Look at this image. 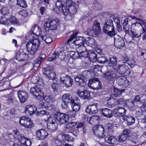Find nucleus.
<instances>
[{
    "instance_id": "f03ea898",
    "label": "nucleus",
    "mask_w": 146,
    "mask_h": 146,
    "mask_svg": "<svg viewBox=\"0 0 146 146\" xmlns=\"http://www.w3.org/2000/svg\"><path fill=\"white\" fill-rule=\"evenodd\" d=\"M43 87L42 82L38 81L35 86L32 87L30 90L31 93L38 100H42L43 98V93L41 90Z\"/></svg>"
},
{
    "instance_id": "412c9836",
    "label": "nucleus",
    "mask_w": 146,
    "mask_h": 146,
    "mask_svg": "<svg viewBox=\"0 0 146 146\" xmlns=\"http://www.w3.org/2000/svg\"><path fill=\"white\" fill-rule=\"evenodd\" d=\"M77 34V33L75 32L70 36V37L68 40L67 42L65 43V45L63 47L64 49H66L67 48H68L69 46H73V45H75V44L73 42L75 41V40L72 41L74 39H75Z\"/></svg>"
},
{
    "instance_id": "5fc2aeb1",
    "label": "nucleus",
    "mask_w": 146,
    "mask_h": 146,
    "mask_svg": "<svg viewBox=\"0 0 146 146\" xmlns=\"http://www.w3.org/2000/svg\"><path fill=\"white\" fill-rule=\"evenodd\" d=\"M127 121L129 124L130 125L134 123L135 122V118L131 116H129L127 117L126 119Z\"/></svg>"
},
{
    "instance_id": "9d476101",
    "label": "nucleus",
    "mask_w": 146,
    "mask_h": 146,
    "mask_svg": "<svg viewBox=\"0 0 146 146\" xmlns=\"http://www.w3.org/2000/svg\"><path fill=\"white\" fill-rule=\"evenodd\" d=\"M67 5L68 4L67 3H66V8L67 9H66L67 13L68 12H69V13L71 14H75L76 12L77 9L78 7V6L74 3H72L70 6L68 5ZM65 16H66L65 17L66 20H69L71 19V17L69 15H68L67 14V15Z\"/></svg>"
},
{
    "instance_id": "423d86ee",
    "label": "nucleus",
    "mask_w": 146,
    "mask_h": 146,
    "mask_svg": "<svg viewBox=\"0 0 146 146\" xmlns=\"http://www.w3.org/2000/svg\"><path fill=\"white\" fill-rule=\"evenodd\" d=\"M55 14L58 15L63 14L64 15H67L66 9L61 1H57L55 3Z\"/></svg>"
},
{
    "instance_id": "8fccbe9b",
    "label": "nucleus",
    "mask_w": 146,
    "mask_h": 146,
    "mask_svg": "<svg viewBox=\"0 0 146 146\" xmlns=\"http://www.w3.org/2000/svg\"><path fill=\"white\" fill-rule=\"evenodd\" d=\"M131 31L132 36V37L135 38H139L142 35V33L135 31H134L131 29Z\"/></svg>"
},
{
    "instance_id": "4be33fe9",
    "label": "nucleus",
    "mask_w": 146,
    "mask_h": 146,
    "mask_svg": "<svg viewBox=\"0 0 146 146\" xmlns=\"http://www.w3.org/2000/svg\"><path fill=\"white\" fill-rule=\"evenodd\" d=\"M114 38V44L115 47L117 48H121L125 46V43L121 37L116 38L113 37Z\"/></svg>"
},
{
    "instance_id": "49530a36",
    "label": "nucleus",
    "mask_w": 146,
    "mask_h": 146,
    "mask_svg": "<svg viewBox=\"0 0 146 146\" xmlns=\"http://www.w3.org/2000/svg\"><path fill=\"white\" fill-rule=\"evenodd\" d=\"M126 104L130 107L135 108V103L134 101L131 99H129L125 102Z\"/></svg>"
},
{
    "instance_id": "4c0bfd02",
    "label": "nucleus",
    "mask_w": 146,
    "mask_h": 146,
    "mask_svg": "<svg viewBox=\"0 0 146 146\" xmlns=\"http://www.w3.org/2000/svg\"><path fill=\"white\" fill-rule=\"evenodd\" d=\"M33 33L37 35L40 36L41 34L42 31L41 29L36 25H35L32 29Z\"/></svg>"
},
{
    "instance_id": "de8ad7c7",
    "label": "nucleus",
    "mask_w": 146,
    "mask_h": 146,
    "mask_svg": "<svg viewBox=\"0 0 146 146\" xmlns=\"http://www.w3.org/2000/svg\"><path fill=\"white\" fill-rule=\"evenodd\" d=\"M9 20L8 19H7L4 15H3L1 16V18L0 19V24L5 25H8L9 23Z\"/></svg>"
},
{
    "instance_id": "6e6552de",
    "label": "nucleus",
    "mask_w": 146,
    "mask_h": 146,
    "mask_svg": "<svg viewBox=\"0 0 146 146\" xmlns=\"http://www.w3.org/2000/svg\"><path fill=\"white\" fill-rule=\"evenodd\" d=\"M115 70L120 74H125L128 75L130 74V69L128 66L125 64H118L117 66V68H114Z\"/></svg>"
},
{
    "instance_id": "f8f14e48",
    "label": "nucleus",
    "mask_w": 146,
    "mask_h": 146,
    "mask_svg": "<svg viewBox=\"0 0 146 146\" xmlns=\"http://www.w3.org/2000/svg\"><path fill=\"white\" fill-rule=\"evenodd\" d=\"M55 119L58 122L64 123L68 121V117L67 114L60 112H58L55 113Z\"/></svg>"
},
{
    "instance_id": "864d4df0",
    "label": "nucleus",
    "mask_w": 146,
    "mask_h": 146,
    "mask_svg": "<svg viewBox=\"0 0 146 146\" xmlns=\"http://www.w3.org/2000/svg\"><path fill=\"white\" fill-rule=\"evenodd\" d=\"M28 118L27 116H25L22 117L20 119L19 123L21 125L24 126L25 124V123Z\"/></svg>"
},
{
    "instance_id": "c03bdc74",
    "label": "nucleus",
    "mask_w": 146,
    "mask_h": 146,
    "mask_svg": "<svg viewBox=\"0 0 146 146\" xmlns=\"http://www.w3.org/2000/svg\"><path fill=\"white\" fill-rule=\"evenodd\" d=\"M88 54L89 58L91 60H96L97 55L96 53L94 51H89Z\"/></svg>"
},
{
    "instance_id": "2f4dec72",
    "label": "nucleus",
    "mask_w": 146,
    "mask_h": 146,
    "mask_svg": "<svg viewBox=\"0 0 146 146\" xmlns=\"http://www.w3.org/2000/svg\"><path fill=\"white\" fill-rule=\"evenodd\" d=\"M117 58L116 57L112 56L109 58L107 64L108 66L114 68L117 64Z\"/></svg>"
},
{
    "instance_id": "4d7b16f0",
    "label": "nucleus",
    "mask_w": 146,
    "mask_h": 146,
    "mask_svg": "<svg viewBox=\"0 0 146 146\" xmlns=\"http://www.w3.org/2000/svg\"><path fill=\"white\" fill-rule=\"evenodd\" d=\"M127 137L126 135L122 134L121 135L119 136L118 137V141L120 142H123L126 140Z\"/></svg>"
},
{
    "instance_id": "bf43d9fd",
    "label": "nucleus",
    "mask_w": 146,
    "mask_h": 146,
    "mask_svg": "<svg viewBox=\"0 0 146 146\" xmlns=\"http://www.w3.org/2000/svg\"><path fill=\"white\" fill-rule=\"evenodd\" d=\"M36 114L40 116L44 115H47L49 114L48 113L45 111H40L37 113H36Z\"/></svg>"
},
{
    "instance_id": "6ab92c4d",
    "label": "nucleus",
    "mask_w": 146,
    "mask_h": 146,
    "mask_svg": "<svg viewBox=\"0 0 146 146\" xmlns=\"http://www.w3.org/2000/svg\"><path fill=\"white\" fill-rule=\"evenodd\" d=\"M36 107L34 105H28L25 108V111L27 115L31 116L36 110Z\"/></svg>"
},
{
    "instance_id": "f704fd0d",
    "label": "nucleus",
    "mask_w": 146,
    "mask_h": 146,
    "mask_svg": "<svg viewBox=\"0 0 146 146\" xmlns=\"http://www.w3.org/2000/svg\"><path fill=\"white\" fill-rule=\"evenodd\" d=\"M131 144L132 146H134L138 142V137L137 134H133L129 139Z\"/></svg>"
},
{
    "instance_id": "774afa93",
    "label": "nucleus",
    "mask_w": 146,
    "mask_h": 146,
    "mask_svg": "<svg viewBox=\"0 0 146 146\" xmlns=\"http://www.w3.org/2000/svg\"><path fill=\"white\" fill-rule=\"evenodd\" d=\"M76 125V123H74L73 122H70L68 123V124L66 125V128H69Z\"/></svg>"
},
{
    "instance_id": "473e14b6",
    "label": "nucleus",
    "mask_w": 146,
    "mask_h": 146,
    "mask_svg": "<svg viewBox=\"0 0 146 146\" xmlns=\"http://www.w3.org/2000/svg\"><path fill=\"white\" fill-rule=\"evenodd\" d=\"M102 114L107 117H111L113 115L112 111L108 109H102Z\"/></svg>"
},
{
    "instance_id": "0e129e2a",
    "label": "nucleus",
    "mask_w": 146,
    "mask_h": 146,
    "mask_svg": "<svg viewBox=\"0 0 146 146\" xmlns=\"http://www.w3.org/2000/svg\"><path fill=\"white\" fill-rule=\"evenodd\" d=\"M141 103H145L146 102V95L145 94L140 95Z\"/></svg>"
},
{
    "instance_id": "3c124183",
    "label": "nucleus",
    "mask_w": 146,
    "mask_h": 146,
    "mask_svg": "<svg viewBox=\"0 0 146 146\" xmlns=\"http://www.w3.org/2000/svg\"><path fill=\"white\" fill-rule=\"evenodd\" d=\"M67 113V115L70 118H72L74 117L76 115V112L74 110H70L66 112Z\"/></svg>"
},
{
    "instance_id": "1a4fd4ad",
    "label": "nucleus",
    "mask_w": 146,
    "mask_h": 146,
    "mask_svg": "<svg viewBox=\"0 0 146 146\" xmlns=\"http://www.w3.org/2000/svg\"><path fill=\"white\" fill-rule=\"evenodd\" d=\"M88 85L89 86L92 85V87L95 90H100L102 88L101 82L95 77L90 79L89 80Z\"/></svg>"
},
{
    "instance_id": "7c9ffc66",
    "label": "nucleus",
    "mask_w": 146,
    "mask_h": 146,
    "mask_svg": "<svg viewBox=\"0 0 146 146\" xmlns=\"http://www.w3.org/2000/svg\"><path fill=\"white\" fill-rule=\"evenodd\" d=\"M85 43L88 46L93 48L96 47L97 46L95 40L93 38H86V40Z\"/></svg>"
},
{
    "instance_id": "09e8293b",
    "label": "nucleus",
    "mask_w": 146,
    "mask_h": 146,
    "mask_svg": "<svg viewBox=\"0 0 146 146\" xmlns=\"http://www.w3.org/2000/svg\"><path fill=\"white\" fill-rule=\"evenodd\" d=\"M125 101L123 99L121 98H120L118 99L117 101H116L115 100V101L113 102V103L112 105L114 104L116 105H123L124 103H125Z\"/></svg>"
},
{
    "instance_id": "393cba45",
    "label": "nucleus",
    "mask_w": 146,
    "mask_h": 146,
    "mask_svg": "<svg viewBox=\"0 0 146 146\" xmlns=\"http://www.w3.org/2000/svg\"><path fill=\"white\" fill-rule=\"evenodd\" d=\"M84 77L83 75L79 74L75 78V81L80 86H85L86 85V82L84 80Z\"/></svg>"
},
{
    "instance_id": "58836bf2",
    "label": "nucleus",
    "mask_w": 146,
    "mask_h": 146,
    "mask_svg": "<svg viewBox=\"0 0 146 146\" xmlns=\"http://www.w3.org/2000/svg\"><path fill=\"white\" fill-rule=\"evenodd\" d=\"M128 23V20L127 19H125L123 23V29L125 30V32L129 34L130 32V27Z\"/></svg>"
},
{
    "instance_id": "e433bc0d",
    "label": "nucleus",
    "mask_w": 146,
    "mask_h": 146,
    "mask_svg": "<svg viewBox=\"0 0 146 146\" xmlns=\"http://www.w3.org/2000/svg\"><path fill=\"white\" fill-rule=\"evenodd\" d=\"M99 117L97 115H94L90 117L89 123L92 125L97 123H98Z\"/></svg>"
},
{
    "instance_id": "6e6d98bb",
    "label": "nucleus",
    "mask_w": 146,
    "mask_h": 146,
    "mask_svg": "<svg viewBox=\"0 0 146 146\" xmlns=\"http://www.w3.org/2000/svg\"><path fill=\"white\" fill-rule=\"evenodd\" d=\"M86 50V48L84 46V45L79 46L76 49L77 51L78 54L82 52V51Z\"/></svg>"
},
{
    "instance_id": "0eeeda50",
    "label": "nucleus",
    "mask_w": 146,
    "mask_h": 146,
    "mask_svg": "<svg viewBox=\"0 0 146 146\" xmlns=\"http://www.w3.org/2000/svg\"><path fill=\"white\" fill-rule=\"evenodd\" d=\"M92 131L94 134L97 137L101 138L104 137V128L102 125H95L92 128Z\"/></svg>"
},
{
    "instance_id": "f3484780",
    "label": "nucleus",
    "mask_w": 146,
    "mask_h": 146,
    "mask_svg": "<svg viewBox=\"0 0 146 146\" xmlns=\"http://www.w3.org/2000/svg\"><path fill=\"white\" fill-rule=\"evenodd\" d=\"M55 21L53 20L50 21L44 22V24L43 28L46 31L49 30H54L55 29Z\"/></svg>"
},
{
    "instance_id": "c756f323",
    "label": "nucleus",
    "mask_w": 146,
    "mask_h": 146,
    "mask_svg": "<svg viewBox=\"0 0 146 146\" xmlns=\"http://www.w3.org/2000/svg\"><path fill=\"white\" fill-rule=\"evenodd\" d=\"M92 29L94 32L95 36L98 35L100 34L101 31L100 27V23L97 21H94Z\"/></svg>"
},
{
    "instance_id": "9b49d317",
    "label": "nucleus",
    "mask_w": 146,
    "mask_h": 146,
    "mask_svg": "<svg viewBox=\"0 0 146 146\" xmlns=\"http://www.w3.org/2000/svg\"><path fill=\"white\" fill-rule=\"evenodd\" d=\"M113 88L114 90V93L111 94L110 98L107 100V102L110 104H112L115 101V98L119 95H121L122 93L121 90L118 89L114 86H113Z\"/></svg>"
},
{
    "instance_id": "f257e3e1",
    "label": "nucleus",
    "mask_w": 146,
    "mask_h": 146,
    "mask_svg": "<svg viewBox=\"0 0 146 146\" xmlns=\"http://www.w3.org/2000/svg\"><path fill=\"white\" fill-rule=\"evenodd\" d=\"M103 31L106 35L111 37H114L116 35L113 21L111 19H108L106 20L103 28Z\"/></svg>"
},
{
    "instance_id": "dca6fc26",
    "label": "nucleus",
    "mask_w": 146,
    "mask_h": 146,
    "mask_svg": "<svg viewBox=\"0 0 146 146\" xmlns=\"http://www.w3.org/2000/svg\"><path fill=\"white\" fill-rule=\"evenodd\" d=\"M48 135L47 132L43 129H40L36 132V137L39 140H44Z\"/></svg>"
},
{
    "instance_id": "79ce46f5",
    "label": "nucleus",
    "mask_w": 146,
    "mask_h": 146,
    "mask_svg": "<svg viewBox=\"0 0 146 146\" xmlns=\"http://www.w3.org/2000/svg\"><path fill=\"white\" fill-rule=\"evenodd\" d=\"M77 126L76 127L78 128V131H81L84 133H86V129L85 125L83 123H78L76 124Z\"/></svg>"
},
{
    "instance_id": "72a5a7b5",
    "label": "nucleus",
    "mask_w": 146,
    "mask_h": 146,
    "mask_svg": "<svg viewBox=\"0 0 146 146\" xmlns=\"http://www.w3.org/2000/svg\"><path fill=\"white\" fill-rule=\"evenodd\" d=\"M85 39L83 37H76L75 41L73 42L75 45L80 46L84 45V43Z\"/></svg>"
},
{
    "instance_id": "052dcab7",
    "label": "nucleus",
    "mask_w": 146,
    "mask_h": 146,
    "mask_svg": "<svg viewBox=\"0 0 146 146\" xmlns=\"http://www.w3.org/2000/svg\"><path fill=\"white\" fill-rule=\"evenodd\" d=\"M92 67V68L94 70V71H100L102 70V66H99L98 64L97 65H93Z\"/></svg>"
},
{
    "instance_id": "69168bd1",
    "label": "nucleus",
    "mask_w": 146,
    "mask_h": 146,
    "mask_svg": "<svg viewBox=\"0 0 146 146\" xmlns=\"http://www.w3.org/2000/svg\"><path fill=\"white\" fill-rule=\"evenodd\" d=\"M19 14L23 17H25L27 16V13L25 10H22L21 11L19 12Z\"/></svg>"
},
{
    "instance_id": "4468645a",
    "label": "nucleus",
    "mask_w": 146,
    "mask_h": 146,
    "mask_svg": "<svg viewBox=\"0 0 146 146\" xmlns=\"http://www.w3.org/2000/svg\"><path fill=\"white\" fill-rule=\"evenodd\" d=\"M17 94L21 103H23L27 101L29 97L27 92L22 90H19L17 91Z\"/></svg>"
},
{
    "instance_id": "5701e85b",
    "label": "nucleus",
    "mask_w": 146,
    "mask_h": 146,
    "mask_svg": "<svg viewBox=\"0 0 146 146\" xmlns=\"http://www.w3.org/2000/svg\"><path fill=\"white\" fill-rule=\"evenodd\" d=\"M97 104H94L88 106L86 108V112L89 114L95 113L98 111Z\"/></svg>"
},
{
    "instance_id": "c85d7f7f",
    "label": "nucleus",
    "mask_w": 146,
    "mask_h": 146,
    "mask_svg": "<svg viewBox=\"0 0 146 146\" xmlns=\"http://www.w3.org/2000/svg\"><path fill=\"white\" fill-rule=\"evenodd\" d=\"M21 51L20 50L17 52L16 55L17 59L19 61L27 59L29 58L28 55L24 52H21Z\"/></svg>"
},
{
    "instance_id": "a19ab883",
    "label": "nucleus",
    "mask_w": 146,
    "mask_h": 146,
    "mask_svg": "<svg viewBox=\"0 0 146 146\" xmlns=\"http://www.w3.org/2000/svg\"><path fill=\"white\" fill-rule=\"evenodd\" d=\"M69 133L70 135L67 134H64L63 136V137H64L66 140L68 141H72L74 140V139L70 135H73L74 136H76V134H74L73 132H70Z\"/></svg>"
},
{
    "instance_id": "39448f33",
    "label": "nucleus",
    "mask_w": 146,
    "mask_h": 146,
    "mask_svg": "<svg viewBox=\"0 0 146 146\" xmlns=\"http://www.w3.org/2000/svg\"><path fill=\"white\" fill-rule=\"evenodd\" d=\"M54 66L53 65L48 66L46 68L42 69L43 73L46 75L50 79L53 81L55 79V72Z\"/></svg>"
},
{
    "instance_id": "2eb2a0df",
    "label": "nucleus",
    "mask_w": 146,
    "mask_h": 146,
    "mask_svg": "<svg viewBox=\"0 0 146 146\" xmlns=\"http://www.w3.org/2000/svg\"><path fill=\"white\" fill-rule=\"evenodd\" d=\"M103 77L108 81H113L116 77V72L114 71L109 70L104 74Z\"/></svg>"
},
{
    "instance_id": "c9c22d12",
    "label": "nucleus",
    "mask_w": 146,
    "mask_h": 146,
    "mask_svg": "<svg viewBox=\"0 0 146 146\" xmlns=\"http://www.w3.org/2000/svg\"><path fill=\"white\" fill-rule=\"evenodd\" d=\"M62 100L64 102L66 103L70 102L71 104L72 100H74L72 99V97L68 94H66L63 95L62 97Z\"/></svg>"
},
{
    "instance_id": "a878e982",
    "label": "nucleus",
    "mask_w": 146,
    "mask_h": 146,
    "mask_svg": "<svg viewBox=\"0 0 146 146\" xmlns=\"http://www.w3.org/2000/svg\"><path fill=\"white\" fill-rule=\"evenodd\" d=\"M74 99L76 100L77 103H76L75 101V100H72L71 104L73 110L76 112L78 111L80 108V105L79 104V100L77 98V97L74 98Z\"/></svg>"
},
{
    "instance_id": "b1692460",
    "label": "nucleus",
    "mask_w": 146,
    "mask_h": 146,
    "mask_svg": "<svg viewBox=\"0 0 146 146\" xmlns=\"http://www.w3.org/2000/svg\"><path fill=\"white\" fill-rule=\"evenodd\" d=\"M114 111L115 112V114L119 117H121L125 115L126 111L123 108L116 107L114 109Z\"/></svg>"
},
{
    "instance_id": "bb28decb",
    "label": "nucleus",
    "mask_w": 146,
    "mask_h": 146,
    "mask_svg": "<svg viewBox=\"0 0 146 146\" xmlns=\"http://www.w3.org/2000/svg\"><path fill=\"white\" fill-rule=\"evenodd\" d=\"M77 94L79 96L83 99H88L90 97V93L86 90L81 91L78 90L77 92Z\"/></svg>"
},
{
    "instance_id": "cd10ccee",
    "label": "nucleus",
    "mask_w": 146,
    "mask_h": 146,
    "mask_svg": "<svg viewBox=\"0 0 146 146\" xmlns=\"http://www.w3.org/2000/svg\"><path fill=\"white\" fill-rule=\"evenodd\" d=\"M105 141L109 143L117 144L118 141L117 139L114 136L107 135L105 137Z\"/></svg>"
},
{
    "instance_id": "13d9d810",
    "label": "nucleus",
    "mask_w": 146,
    "mask_h": 146,
    "mask_svg": "<svg viewBox=\"0 0 146 146\" xmlns=\"http://www.w3.org/2000/svg\"><path fill=\"white\" fill-rule=\"evenodd\" d=\"M98 62L101 64H104L107 61V59L105 56H101L98 58Z\"/></svg>"
},
{
    "instance_id": "ddd939ff",
    "label": "nucleus",
    "mask_w": 146,
    "mask_h": 146,
    "mask_svg": "<svg viewBox=\"0 0 146 146\" xmlns=\"http://www.w3.org/2000/svg\"><path fill=\"white\" fill-rule=\"evenodd\" d=\"M60 80L63 84H64L66 87H71L73 82L72 79L67 75H63L60 77Z\"/></svg>"
},
{
    "instance_id": "7ed1b4c3",
    "label": "nucleus",
    "mask_w": 146,
    "mask_h": 146,
    "mask_svg": "<svg viewBox=\"0 0 146 146\" xmlns=\"http://www.w3.org/2000/svg\"><path fill=\"white\" fill-rule=\"evenodd\" d=\"M40 43V41L38 39H34L32 42L28 43L26 45V48L28 53L34 55L39 47Z\"/></svg>"
},
{
    "instance_id": "aec40b11",
    "label": "nucleus",
    "mask_w": 146,
    "mask_h": 146,
    "mask_svg": "<svg viewBox=\"0 0 146 146\" xmlns=\"http://www.w3.org/2000/svg\"><path fill=\"white\" fill-rule=\"evenodd\" d=\"M55 115L49 117L48 123H47V127L48 129L54 131L55 130Z\"/></svg>"
},
{
    "instance_id": "20e7f679",
    "label": "nucleus",
    "mask_w": 146,
    "mask_h": 146,
    "mask_svg": "<svg viewBox=\"0 0 146 146\" xmlns=\"http://www.w3.org/2000/svg\"><path fill=\"white\" fill-rule=\"evenodd\" d=\"M13 134L14 138L18 139L24 146H30L31 145V142L28 138L25 137L23 134H20L17 130L13 131Z\"/></svg>"
},
{
    "instance_id": "a211bd4d",
    "label": "nucleus",
    "mask_w": 146,
    "mask_h": 146,
    "mask_svg": "<svg viewBox=\"0 0 146 146\" xmlns=\"http://www.w3.org/2000/svg\"><path fill=\"white\" fill-rule=\"evenodd\" d=\"M117 83L121 86L127 87L129 85V82L127 78L123 76H119L117 78Z\"/></svg>"
},
{
    "instance_id": "680f3d73",
    "label": "nucleus",
    "mask_w": 146,
    "mask_h": 146,
    "mask_svg": "<svg viewBox=\"0 0 146 146\" xmlns=\"http://www.w3.org/2000/svg\"><path fill=\"white\" fill-rule=\"evenodd\" d=\"M124 38L126 42L127 43H131L132 42L133 40V38L132 36H125Z\"/></svg>"
},
{
    "instance_id": "37998d69",
    "label": "nucleus",
    "mask_w": 146,
    "mask_h": 146,
    "mask_svg": "<svg viewBox=\"0 0 146 146\" xmlns=\"http://www.w3.org/2000/svg\"><path fill=\"white\" fill-rule=\"evenodd\" d=\"M16 4L19 6H20L24 8H26L27 7V4L26 1L25 0H16Z\"/></svg>"
},
{
    "instance_id": "603ef678",
    "label": "nucleus",
    "mask_w": 146,
    "mask_h": 146,
    "mask_svg": "<svg viewBox=\"0 0 146 146\" xmlns=\"http://www.w3.org/2000/svg\"><path fill=\"white\" fill-rule=\"evenodd\" d=\"M92 29L88 28L84 31V33L89 36H95Z\"/></svg>"
},
{
    "instance_id": "a18cd8bd",
    "label": "nucleus",
    "mask_w": 146,
    "mask_h": 146,
    "mask_svg": "<svg viewBox=\"0 0 146 146\" xmlns=\"http://www.w3.org/2000/svg\"><path fill=\"white\" fill-rule=\"evenodd\" d=\"M24 126L27 128H32L34 126L30 118L28 117L27 118V119L25 124Z\"/></svg>"
},
{
    "instance_id": "e2e57ef3",
    "label": "nucleus",
    "mask_w": 146,
    "mask_h": 146,
    "mask_svg": "<svg viewBox=\"0 0 146 146\" xmlns=\"http://www.w3.org/2000/svg\"><path fill=\"white\" fill-rule=\"evenodd\" d=\"M89 52H88L86 50L82 51V52L78 54L80 57H87L88 56Z\"/></svg>"
},
{
    "instance_id": "338daca9",
    "label": "nucleus",
    "mask_w": 146,
    "mask_h": 146,
    "mask_svg": "<svg viewBox=\"0 0 146 146\" xmlns=\"http://www.w3.org/2000/svg\"><path fill=\"white\" fill-rule=\"evenodd\" d=\"M140 95H137L135 96L134 99V101L135 103L139 102L141 103Z\"/></svg>"
},
{
    "instance_id": "ea45409f",
    "label": "nucleus",
    "mask_w": 146,
    "mask_h": 146,
    "mask_svg": "<svg viewBox=\"0 0 146 146\" xmlns=\"http://www.w3.org/2000/svg\"><path fill=\"white\" fill-rule=\"evenodd\" d=\"M132 19H134L136 21V23L132 24L133 26H135V27H142V22L143 21V20L135 16H133L132 17Z\"/></svg>"
}]
</instances>
